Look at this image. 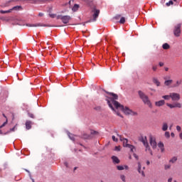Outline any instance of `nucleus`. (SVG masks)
Segmentation results:
<instances>
[{"mask_svg": "<svg viewBox=\"0 0 182 182\" xmlns=\"http://www.w3.org/2000/svg\"><path fill=\"white\" fill-rule=\"evenodd\" d=\"M112 103L116 109H120V110H122L124 114H136V113L130 108L123 106L122 104L119 103V102L114 100H112Z\"/></svg>", "mask_w": 182, "mask_h": 182, "instance_id": "nucleus-1", "label": "nucleus"}, {"mask_svg": "<svg viewBox=\"0 0 182 182\" xmlns=\"http://www.w3.org/2000/svg\"><path fill=\"white\" fill-rule=\"evenodd\" d=\"M117 136H118V137H119V140L122 141L124 147H127L128 149H130V151L132 153H134V151H136V147H134V146L127 144L129 143V139L123 138L122 135L119 134H117Z\"/></svg>", "mask_w": 182, "mask_h": 182, "instance_id": "nucleus-2", "label": "nucleus"}, {"mask_svg": "<svg viewBox=\"0 0 182 182\" xmlns=\"http://www.w3.org/2000/svg\"><path fill=\"white\" fill-rule=\"evenodd\" d=\"M138 95L145 105H148V106L151 105L150 100H149V97L146 95V94H144V92H143L141 90L138 91Z\"/></svg>", "mask_w": 182, "mask_h": 182, "instance_id": "nucleus-3", "label": "nucleus"}, {"mask_svg": "<svg viewBox=\"0 0 182 182\" xmlns=\"http://www.w3.org/2000/svg\"><path fill=\"white\" fill-rule=\"evenodd\" d=\"M140 141L143 143L144 147L146 148V151H149L151 156H153V151L150 149V146H149V142L147 141V136H141L140 139Z\"/></svg>", "mask_w": 182, "mask_h": 182, "instance_id": "nucleus-4", "label": "nucleus"}, {"mask_svg": "<svg viewBox=\"0 0 182 182\" xmlns=\"http://www.w3.org/2000/svg\"><path fill=\"white\" fill-rule=\"evenodd\" d=\"M92 18L90 19L88 22H96L97 18L99 17V14H100V10L94 7L92 10Z\"/></svg>", "mask_w": 182, "mask_h": 182, "instance_id": "nucleus-5", "label": "nucleus"}, {"mask_svg": "<svg viewBox=\"0 0 182 182\" xmlns=\"http://www.w3.org/2000/svg\"><path fill=\"white\" fill-rule=\"evenodd\" d=\"M173 35L178 38L181 35V23L175 25L173 28Z\"/></svg>", "mask_w": 182, "mask_h": 182, "instance_id": "nucleus-6", "label": "nucleus"}, {"mask_svg": "<svg viewBox=\"0 0 182 182\" xmlns=\"http://www.w3.org/2000/svg\"><path fill=\"white\" fill-rule=\"evenodd\" d=\"M26 26H28L29 28H38L40 26H46L48 28L52 27L51 25L49 24H43L42 23H28L26 24Z\"/></svg>", "mask_w": 182, "mask_h": 182, "instance_id": "nucleus-7", "label": "nucleus"}, {"mask_svg": "<svg viewBox=\"0 0 182 182\" xmlns=\"http://www.w3.org/2000/svg\"><path fill=\"white\" fill-rule=\"evenodd\" d=\"M57 19H60L63 23H69V21L72 18L70 16H58Z\"/></svg>", "mask_w": 182, "mask_h": 182, "instance_id": "nucleus-8", "label": "nucleus"}, {"mask_svg": "<svg viewBox=\"0 0 182 182\" xmlns=\"http://www.w3.org/2000/svg\"><path fill=\"white\" fill-rule=\"evenodd\" d=\"M170 96H171V99L173 102H178V100H180V94L177 92H171Z\"/></svg>", "mask_w": 182, "mask_h": 182, "instance_id": "nucleus-9", "label": "nucleus"}, {"mask_svg": "<svg viewBox=\"0 0 182 182\" xmlns=\"http://www.w3.org/2000/svg\"><path fill=\"white\" fill-rule=\"evenodd\" d=\"M166 105L168 107H170V109H175V107L180 109L181 107V104L179 102H174L173 104L167 103Z\"/></svg>", "mask_w": 182, "mask_h": 182, "instance_id": "nucleus-10", "label": "nucleus"}, {"mask_svg": "<svg viewBox=\"0 0 182 182\" xmlns=\"http://www.w3.org/2000/svg\"><path fill=\"white\" fill-rule=\"evenodd\" d=\"M149 143L151 146L152 149H156L157 147V142H156V139L153 138L152 136H150L149 138Z\"/></svg>", "mask_w": 182, "mask_h": 182, "instance_id": "nucleus-11", "label": "nucleus"}, {"mask_svg": "<svg viewBox=\"0 0 182 182\" xmlns=\"http://www.w3.org/2000/svg\"><path fill=\"white\" fill-rule=\"evenodd\" d=\"M82 139H84L85 140H91V139H93V136L88 134L87 133H83L81 136Z\"/></svg>", "mask_w": 182, "mask_h": 182, "instance_id": "nucleus-12", "label": "nucleus"}, {"mask_svg": "<svg viewBox=\"0 0 182 182\" xmlns=\"http://www.w3.org/2000/svg\"><path fill=\"white\" fill-rule=\"evenodd\" d=\"M166 103V101H164V100H159L155 102V105L157 106L158 107H160L161 106H164Z\"/></svg>", "mask_w": 182, "mask_h": 182, "instance_id": "nucleus-13", "label": "nucleus"}, {"mask_svg": "<svg viewBox=\"0 0 182 182\" xmlns=\"http://www.w3.org/2000/svg\"><path fill=\"white\" fill-rule=\"evenodd\" d=\"M112 161L114 164H119V163H120V159H119V158H117V156H112Z\"/></svg>", "mask_w": 182, "mask_h": 182, "instance_id": "nucleus-14", "label": "nucleus"}, {"mask_svg": "<svg viewBox=\"0 0 182 182\" xmlns=\"http://www.w3.org/2000/svg\"><path fill=\"white\" fill-rule=\"evenodd\" d=\"M138 171L139 174H141V176L144 177V171H141V164H140V162L138 163Z\"/></svg>", "mask_w": 182, "mask_h": 182, "instance_id": "nucleus-15", "label": "nucleus"}, {"mask_svg": "<svg viewBox=\"0 0 182 182\" xmlns=\"http://www.w3.org/2000/svg\"><path fill=\"white\" fill-rule=\"evenodd\" d=\"M26 127L27 130L32 129V122L27 121L26 122Z\"/></svg>", "mask_w": 182, "mask_h": 182, "instance_id": "nucleus-16", "label": "nucleus"}, {"mask_svg": "<svg viewBox=\"0 0 182 182\" xmlns=\"http://www.w3.org/2000/svg\"><path fill=\"white\" fill-rule=\"evenodd\" d=\"M11 3H12L11 0L7 1L4 4L1 5V8H6L7 6H9L10 4H11Z\"/></svg>", "mask_w": 182, "mask_h": 182, "instance_id": "nucleus-17", "label": "nucleus"}, {"mask_svg": "<svg viewBox=\"0 0 182 182\" xmlns=\"http://www.w3.org/2000/svg\"><path fill=\"white\" fill-rule=\"evenodd\" d=\"M107 93L110 96H112L114 100H117L119 99V96L117 94H114L113 92H107Z\"/></svg>", "mask_w": 182, "mask_h": 182, "instance_id": "nucleus-18", "label": "nucleus"}, {"mask_svg": "<svg viewBox=\"0 0 182 182\" xmlns=\"http://www.w3.org/2000/svg\"><path fill=\"white\" fill-rule=\"evenodd\" d=\"M158 147L159 149H161V151L162 153H163V151H164V144H163L162 142H159L158 144Z\"/></svg>", "mask_w": 182, "mask_h": 182, "instance_id": "nucleus-19", "label": "nucleus"}, {"mask_svg": "<svg viewBox=\"0 0 182 182\" xmlns=\"http://www.w3.org/2000/svg\"><path fill=\"white\" fill-rule=\"evenodd\" d=\"M171 83H173V80H166L164 82L165 86H170V85H171Z\"/></svg>", "mask_w": 182, "mask_h": 182, "instance_id": "nucleus-20", "label": "nucleus"}, {"mask_svg": "<svg viewBox=\"0 0 182 182\" xmlns=\"http://www.w3.org/2000/svg\"><path fill=\"white\" fill-rule=\"evenodd\" d=\"M168 129V125H167V123H164L162 126V130L163 132H166V130Z\"/></svg>", "mask_w": 182, "mask_h": 182, "instance_id": "nucleus-21", "label": "nucleus"}, {"mask_svg": "<svg viewBox=\"0 0 182 182\" xmlns=\"http://www.w3.org/2000/svg\"><path fill=\"white\" fill-rule=\"evenodd\" d=\"M162 48L165 50L170 49V45H168L167 43H165L163 44Z\"/></svg>", "mask_w": 182, "mask_h": 182, "instance_id": "nucleus-22", "label": "nucleus"}, {"mask_svg": "<svg viewBox=\"0 0 182 182\" xmlns=\"http://www.w3.org/2000/svg\"><path fill=\"white\" fill-rule=\"evenodd\" d=\"M99 134V132L97 131L91 130L90 136H97Z\"/></svg>", "mask_w": 182, "mask_h": 182, "instance_id": "nucleus-23", "label": "nucleus"}, {"mask_svg": "<svg viewBox=\"0 0 182 182\" xmlns=\"http://www.w3.org/2000/svg\"><path fill=\"white\" fill-rule=\"evenodd\" d=\"M11 9H12V11H19L20 9H22V6H16L13 7Z\"/></svg>", "mask_w": 182, "mask_h": 182, "instance_id": "nucleus-24", "label": "nucleus"}, {"mask_svg": "<svg viewBox=\"0 0 182 182\" xmlns=\"http://www.w3.org/2000/svg\"><path fill=\"white\" fill-rule=\"evenodd\" d=\"M177 161V156H173L171 159H170L169 163H172V164H174Z\"/></svg>", "mask_w": 182, "mask_h": 182, "instance_id": "nucleus-25", "label": "nucleus"}, {"mask_svg": "<svg viewBox=\"0 0 182 182\" xmlns=\"http://www.w3.org/2000/svg\"><path fill=\"white\" fill-rule=\"evenodd\" d=\"M153 82L155 85H156V86H160V81H159V80L156 78H154Z\"/></svg>", "mask_w": 182, "mask_h": 182, "instance_id": "nucleus-26", "label": "nucleus"}, {"mask_svg": "<svg viewBox=\"0 0 182 182\" xmlns=\"http://www.w3.org/2000/svg\"><path fill=\"white\" fill-rule=\"evenodd\" d=\"M77 9H79V5L78 4H75L73 7V11L74 12H76V11H77Z\"/></svg>", "mask_w": 182, "mask_h": 182, "instance_id": "nucleus-27", "label": "nucleus"}, {"mask_svg": "<svg viewBox=\"0 0 182 182\" xmlns=\"http://www.w3.org/2000/svg\"><path fill=\"white\" fill-rule=\"evenodd\" d=\"M11 12H12V9H9L8 11H4V10L0 11V14H9Z\"/></svg>", "mask_w": 182, "mask_h": 182, "instance_id": "nucleus-28", "label": "nucleus"}, {"mask_svg": "<svg viewBox=\"0 0 182 182\" xmlns=\"http://www.w3.org/2000/svg\"><path fill=\"white\" fill-rule=\"evenodd\" d=\"M170 98H171V97L169 95H164L162 96V99H164L165 100H170Z\"/></svg>", "mask_w": 182, "mask_h": 182, "instance_id": "nucleus-29", "label": "nucleus"}, {"mask_svg": "<svg viewBox=\"0 0 182 182\" xmlns=\"http://www.w3.org/2000/svg\"><path fill=\"white\" fill-rule=\"evenodd\" d=\"M31 2H33L34 4H36V3L43 4L42 0H31Z\"/></svg>", "mask_w": 182, "mask_h": 182, "instance_id": "nucleus-30", "label": "nucleus"}, {"mask_svg": "<svg viewBox=\"0 0 182 182\" xmlns=\"http://www.w3.org/2000/svg\"><path fill=\"white\" fill-rule=\"evenodd\" d=\"M68 136L70 137V140H73V141H75V137L73 136V134L68 133Z\"/></svg>", "mask_w": 182, "mask_h": 182, "instance_id": "nucleus-31", "label": "nucleus"}, {"mask_svg": "<svg viewBox=\"0 0 182 182\" xmlns=\"http://www.w3.org/2000/svg\"><path fill=\"white\" fill-rule=\"evenodd\" d=\"M107 104H108L109 107H110V109H112V110H114V107H113V105H112L110 101L108 100Z\"/></svg>", "mask_w": 182, "mask_h": 182, "instance_id": "nucleus-32", "label": "nucleus"}, {"mask_svg": "<svg viewBox=\"0 0 182 182\" xmlns=\"http://www.w3.org/2000/svg\"><path fill=\"white\" fill-rule=\"evenodd\" d=\"M120 178L122 181L126 182V176L124 175H120Z\"/></svg>", "mask_w": 182, "mask_h": 182, "instance_id": "nucleus-33", "label": "nucleus"}, {"mask_svg": "<svg viewBox=\"0 0 182 182\" xmlns=\"http://www.w3.org/2000/svg\"><path fill=\"white\" fill-rule=\"evenodd\" d=\"M124 22H126V18L124 17H122L119 21V23H124Z\"/></svg>", "mask_w": 182, "mask_h": 182, "instance_id": "nucleus-34", "label": "nucleus"}, {"mask_svg": "<svg viewBox=\"0 0 182 182\" xmlns=\"http://www.w3.org/2000/svg\"><path fill=\"white\" fill-rule=\"evenodd\" d=\"M117 170H119V171L124 170V166H117Z\"/></svg>", "mask_w": 182, "mask_h": 182, "instance_id": "nucleus-35", "label": "nucleus"}, {"mask_svg": "<svg viewBox=\"0 0 182 182\" xmlns=\"http://www.w3.org/2000/svg\"><path fill=\"white\" fill-rule=\"evenodd\" d=\"M94 109L96 112H100V110H102V107H100V106L95 107Z\"/></svg>", "mask_w": 182, "mask_h": 182, "instance_id": "nucleus-36", "label": "nucleus"}, {"mask_svg": "<svg viewBox=\"0 0 182 182\" xmlns=\"http://www.w3.org/2000/svg\"><path fill=\"white\" fill-rule=\"evenodd\" d=\"M181 85V81H176V84L174 85L175 87H178V86Z\"/></svg>", "mask_w": 182, "mask_h": 182, "instance_id": "nucleus-37", "label": "nucleus"}, {"mask_svg": "<svg viewBox=\"0 0 182 182\" xmlns=\"http://www.w3.org/2000/svg\"><path fill=\"white\" fill-rule=\"evenodd\" d=\"M8 124V119L6 120V122L0 127V129H2V127H5Z\"/></svg>", "mask_w": 182, "mask_h": 182, "instance_id": "nucleus-38", "label": "nucleus"}, {"mask_svg": "<svg viewBox=\"0 0 182 182\" xmlns=\"http://www.w3.org/2000/svg\"><path fill=\"white\" fill-rule=\"evenodd\" d=\"M173 1L171 0L168 2H167L166 5V6H170V5H173Z\"/></svg>", "mask_w": 182, "mask_h": 182, "instance_id": "nucleus-39", "label": "nucleus"}, {"mask_svg": "<svg viewBox=\"0 0 182 182\" xmlns=\"http://www.w3.org/2000/svg\"><path fill=\"white\" fill-rule=\"evenodd\" d=\"M165 137H166L167 139L170 138V132H165Z\"/></svg>", "mask_w": 182, "mask_h": 182, "instance_id": "nucleus-40", "label": "nucleus"}, {"mask_svg": "<svg viewBox=\"0 0 182 182\" xmlns=\"http://www.w3.org/2000/svg\"><path fill=\"white\" fill-rule=\"evenodd\" d=\"M171 165L168 164V165H165L164 168L165 170H168V168H171Z\"/></svg>", "mask_w": 182, "mask_h": 182, "instance_id": "nucleus-41", "label": "nucleus"}, {"mask_svg": "<svg viewBox=\"0 0 182 182\" xmlns=\"http://www.w3.org/2000/svg\"><path fill=\"white\" fill-rule=\"evenodd\" d=\"M114 150L115 151H120V146H115Z\"/></svg>", "mask_w": 182, "mask_h": 182, "instance_id": "nucleus-42", "label": "nucleus"}, {"mask_svg": "<svg viewBox=\"0 0 182 182\" xmlns=\"http://www.w3.org/2000/svg\"><path fill=\"white\" fill-rule=\"evenodd\" d=\"M176 130L178 131V132H181V126H176Z\"/></svg>", "mask_w": 182, "mask_h": 182, "instance_id": "nucleus-43", "label": "nucleus"}, {"mask_svg": "<svg viewBox=\"0 0 182 182\" xmlns=\"http://www.w3.org/2000/svg\"><path fill=\"white\" fill-rule=\"evenodd\" d=\"M152 70H154V72H156V70H157V65L153 66Z\"/></svg>", "mask_w": 182, "mask_h": 182, "instance_id": "nucleus-44", "label": "nucleus"}, {"mask_svg": "<svg viewBox=\"0 0 182 182\" xmlns=\"http://www.w3.org/2000/svg\"><path fill=\"white\" fill-rule=\"evenodd\" d=\"M50 18H56V14H49Z\"/></svg>", "mask_w": 182, "mask_h": 182, "instance_id": "nucleus-45", "label": "nucleus"}, {"mask_svg": "<svg viewBox=\"0 0 182 182\" xmlns=\"http://www.w3.org/2000/svg\"><path fill=\"white\" fill-rule=\"evenodd\" d=\"M112 140L113 141H117V138L115 136H112Z\"/></svg>", "mask_w": 182, "mask_h": 182, "instance_id": "nucleus-46", "label": "nucleus"}, {"mask_svg": "<svg viewBox=\"0 0 182 182\" xmlns=\"http://www.w3.org/2000/svg\"><path fill=\"white\" fill-rule=\"evenodd\" d=\"M134 157H135V159H136V160H139V156H137V154H134Z\"/></svg>", "mask_w": 182, "mask_h": 182, "instance_id": "nucleus-47", "label": "nucleus"}, {"mask_svg": "<svg viewBox=\"0 0 182 182\" xmlns=\"http://www.w3.org/2000/svg\"><path fill=\"white\" fill-rule=\"evenodd\" d=\"M159 66H164V63H161V62H159Z\"/></svg>", "mask_w": 182, "mask_h": 182, "instance_id": "nucleus-48", "label": "nucleus"}, {"mask_svg": "<svg viewBox=\"0 0 182 182\" xmlns=\"http://www.w3.org/2000/svg\"><path fill=\"white\" fill-rule=\"evenodd\" d=\"M16 126L10 129L11 132H15Z\"/></svg>", "mask_w": 182, "mask_h": 182, "instance_id": "nucleus-49", "label": "nucleus"}, {"mask_svg": "<svg viewBox=\"0 0 182 182\" xmlns=\"http://www.w3.org/2000/svg\"><path fill=\"white\" fill-rule=\"evenodd\" d=\"M124 168L125 170H128L129 166H128L127 165H125V166H124Z\"/></svg>", "mask_w": 182, "mask_h": 182, "instance_id": "nucleus-50", "label": "nucleus"}, {"mask_svg": "<svg viewBox=\"0 0 182 182\" xmlns=\"http://www.w3.org/2000/svg\"><path fill=\"white\" fill-rule=\"evenodd\" d=\"M121 16V15H117V16H115V19H119V18H120Z\"/></svg>", "mask_w": 182, "mask_h": 182, "instance_id": "nucleus-51", "label": "nucleus"}, {"mask_svg": "<svg viewBox=\"0 0 182 182\" xmlns=\"http://www.w3.org/2000/svg\"><path fill=\"white\" fill-rule=\"evenodd\" d=\"M11 2H20V0H11Z\"/></svg>", "mask_w": 182, "mask_h": 182, "instance_id": "nucleus-52", "label": "nucleus"}, {"mask_svg": "<svg viewBox=\"0 0 182 182\" xmlns=\"http://www.w3.org/2000/svg\"><path fill=\"white\" fill-rule=\"evenodd\" d=\"M180 139L182 140V132L179 134Z\"/></svg>", "mask_w": 182, "mask_h": 182, "instance_id": "nucleus-53", "label": "nucleus"}, {"mask_svg": "<svg viewBox=\"0 0 182 182\" xmlns=\"http://www.w3.org/2000/svg\"><path fill=\"white\" fill-rule=\"evenodd\" d=\"M38 16H43V13H39Z\"/></svg>", "mask_w": 182, "mask_h": 182, "instance_id": "nucleus-54", "label": "nucleus"}, {"mask_svg": "<svg viewBox=\"0 0 182 182\" xmlns=\"http://www.w3.org/2000/svg\"><path fill=\"white\" fill-rule=\"evenodd\" d=\"M171 181H173V178H170L168 179V182H171Z\"/></svg>", "mask_w": 182, "mask_h": 182, "instance_id": "nucleus-55", "label": "nucleus"}, {"mask_svg": "<svg viewBox=\"0 0 182 182\" xmlns=\"http://www.w3.org/2000/svg\"><path fill=\"white\" fill-rule=\"evenodd\" d=\"M26 1H31V0H20V2H26Z\"/></svg>", "mask_w": 182, "mask_h": 182, "instance_id": "nucleus-56", "label": "nucleus"}, {"mask_svg": "<svg viewBox=\"0 0 182 182\" xmlns=\"http://www.w3.org/2000/svg\"><path fill=\"white\" fill-rule=\"evenodd\" d=\"M171 137H174V133L173 132H172L171 134Z\"/></svg>", "mask_w": 182, "mask_h": 182, "instance_id": "nucleus-57", "label": "nucleus"}, {"mask_svg": "<svg viewBox=\"0 0 182 182\" xmlns=\"http://www.w3.org/2000/svg\"><path fill=\"white\" fill-rule=\"evenodd\" d=\"M146 164H147V166L150 165V161H147Z\"/></svg>", "mask_w": 182, "mask_h": 182, "instance_id": "nucleus-58", "label": "nucleus"}, {"mask_svg": "<svg viewBox=\"0 0 182 182\" xmlns=\"http://www.w3.org/2000/svg\"><path fill=\"white\" fill-rule=\"evenodd\" d=\"M166 72H168V68H165Z\"/></svg>", "mask_w": 182, "mask_h": 182, "instance_id": "nucleus-59", "label": "nucleus"}, {"mask_svg": "<svg viewBox=\"0 0 182 182\" xmlns=\"http://www.w3.org/2000/svg\"><path fill=\"white\" fill-rule=\"evenodd\" d=\"M43 1V4H44V2H47L48 0H41Z\"/></svg>", "mask_w": 182, "mask_h": 182, "instance_id": "nucleus-60", "label": "nucleus"}, {"mask_svg": "<svg viewBox=\"0 0 182 182\" xmlns=\"http://www.w3.org/2000/svg\"><path fill=\"white\" fill-rule=\"evenodd\" d=\"M64 164H65V166L66 167H68V164H67V162H65Z\"/></svg>", "mask_w": 182, "mask_h": 182, "instance_id": "nucleus-61", "label": "nucleus"}, {"mask_svg": "<svg viewBox=\"0 0 182 182\" xmlns=\"http://www.w3.org/2000/svg\"><path fill=\"white\" fill-rule=\"evenodd\" d=\"M84 2H88L89 0H82Z\"/></svg>", "mask_w": 182, "mask_h": 182, "instance_id": "nucleus-62", "label": "nucleus"}, {"mask_svg": "<svg viewBox=\"0 0 182 182\" xmlns=\"http://www.w3.org/2000/svg\"><path fill=\"white\" fill-rule=\"evenodd\" d=\"M120 117H123V115L122 114H120V115H119Z\"/></svg>", "mask_w": 182, "mask_h": 182, "instance_id": "nucleus-63", "label": "nucleus"}, {"mask_svg": "<svg viewBox=\"0 0 182 182\" xmlns=\"http://www.w3.org/2000/svg\"><path fill=\"white\" fill-rule=\"evenodd\" d=\"M76 168H77V167H75V168H74V170H76Z\"/></svg>", "mask_w": 182, "mask_h": 182, "instance_id": "nucleus-64", "label": "nucleus"}]
</instances>
